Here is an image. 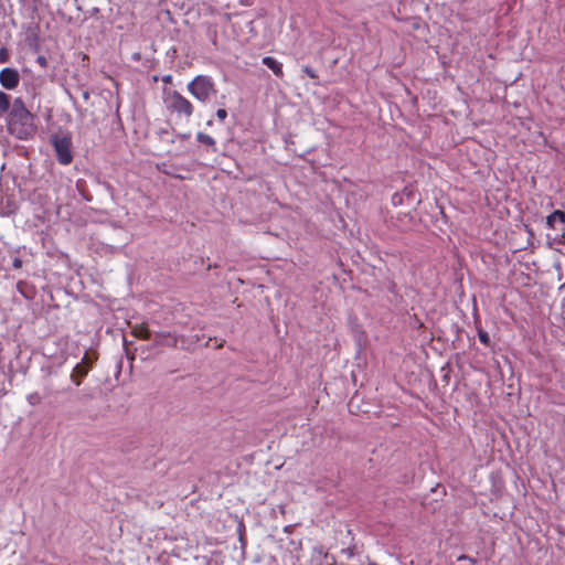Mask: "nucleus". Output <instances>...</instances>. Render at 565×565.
I'll return each instance as SVG.
<instances>
[{"label":"nucleus","instance_id":"a211bd4d","mask_svg":"<svg viewBox=\"0 0 565 565\" xmlns=\"http://www.w3.org/2000/svg\"><path fill=\"white\" fill-rule=\"evenodd\" d=\"M7 60H8V53H7L6 49H1L0 50V62L6 63Z\"/></svg>","mask_w":565,"mask_h":565},{"label":"nucleus","instance_id":"9d476101","mask_svg":"<svg viewBox=\"0 0 565 565\" xmlns=\"http://www.w3.org/2000/svg\"><path fill=\"white\" fill-rule=\"evenodd\" d=\"M131 332L136 338L142 339V340H148L151 335L150 330L148 329V327L145 323L134 326Z\"/></svg>","mask_w":565,"mask_h":565},{"label":"nucleus","instance_id":"f257e3e1","mask_svg":"<svg viewBox=\"0 0 565 565\" xmlns=\"http://www.w3.org/2000/svg\"><path fill=\"white\" fill-rule=\"evenodd\" d=\"M9 129L20 139L31 137L36 130L34 116L26 109L21 98H15L12 103L9 114Z\"/></svg>","mask_w":565,"mask_h":565},{"label":"nucleus","instance_id":"1a4fd4ad","mask_svg":"<svg viewBox=\"0 0 565 565\" xmlns=\"http://www.w3.org/2000/svg\"><path fill=\"white\" fill-rule=\"evenodd\" d=\"M263 64L266 65L276 76L281 77L284 75L282 64L271 56L263 58Z\"/></svg>","mask_w":565,"mask_h":565},{"label":"nucleus","instance_id":"dca6fc26","mask_svg":"<svg viewBox=\"0 0 565 565\" xmlns=\"http://www.w3.org/2000/svg\"><path fill=\"white\" fill-rule=\"evenodd\" d=\"M36 62L42 67H46L47 66V60L43 55H39L38 58H36Z\"/></svg>","mask_w":565,"mask_h":565},{"label":"nucleus","instance_id":"f3484780","mask_svg":"<svg viewBox=\"0 0 565 565\" xmlns=\"http://www.w3.org/2000/svg\"><path fill=\"white\" fill-rule=\"evenodd\" d=\"M303 72L311 78H316L317 77V74L315 72V70H312L311 67L309 66H306L303 67Z\"/></svg>","mask_w":565,"mask_h":565},{"label":"nucleus","instance_id":"ddd939ff","mask_svg":"<svg viewBox=\"0 0 565 565\" xmlns=\"http://www.w3.org/2000/svg\"><path fill=\"white\" fill-rule=\"evenodd\" d=\"M478 338H479L480 342L483 343L484 345H490V337L486 331L479 330Z\"/></svg>","mask_w":565,"mask_h":565},{"label":"nucleus","instance_id":"423d86ee","mask_svg":"<svg viewBox=\"0 0 565 565\" xmlns=\"http://www.w3.org/2000/svg\"><path fill=\"white\" fill-rule=\"evenodd\" d=\"M19 71L12 67H4L0 71V84L8 90H13L19 86Z\"/></svg>","mask_w":565,"mask_h":565},{"label":"nucleus","instance_id":"2eb2a0df","mask_svg":"<svg viewBox=\"0 0 565 565\" xmlns=\"http://www.w3.org/2000/svg\"><path fill=\"white\" fill-rule=\"evenodd\" d=\"M216 117L218 118V120L223 121L227 117V111L221 108L216 111Z\"/></svg>","mask_w":565,"mask_h":565},{"label":"nucleus","instance_id":"0eeeda50","mask_svg":"<svg viewBox=\"0 0 565 565\" xmlns=\"http://www.w3.org/2000/svg\"><path fill=\"white\" fill-rule=\"evenodd\" d=\"M178 335L171 332H158L156 334V344L157 345H167L171 348H175L178 345Z\"/></svg>","mask_w":565,"mask_h":565},{"label":"nucleus","instance_id":"6e6552de","mask_svg":"<svg viewBox=\"0 0 565 565\" xmlns=\"http://www.w3.org/2000/svg\"><path fill=\"white\" fill-rule=\"evenodd\" d=\"M558 224L565 226V213L563 211L556 210L547 216L546 225L552 230H556ZM561 230L564 231L565 227H562Z\"/></svg>","mask_w":565,"mask_h":565},{"label":"nucleus","instance_id":"f8f14e48","mask_svg":"<svg viewBox=\"0 0 565 565\" xmlns=\"http://www.w3.org/2000/svg\"><path fill=\"white\" fill-rule=\"evenodd\" d=\"M196 139L198 141H200L201 143L203 145H206L209 147H215V140L214 138H212L211 136L206 135V134H203V132H199L196 135Z\"/></svg>","mask_w":565,"mask_h":565},{"label":"nucleus","instance_id":"f03ea898","mask_svg":"<svg viewBox=\"0 0 565 565\" xmlns=\"http://www.w3.org/2000/svg\"><path fill=\"white\" fill-rule=\"evenodd\" d=\"M186 87L189 93L201 103H206L216 93L213 79L205 75L195 76Z\"/></svg>","mask_w":565,"mask_h":565},{"label":"nucleus","instance_id":"7ed1b4c3","mask_svg":"<svg viewBox=\"0 0 565 565\" xmlns=\"http://www.w3.org/2000/svg\"><path fill=\"white\" fill-rule=\"evenodd\" d=\"M164 102L168 109L171 111L183 115L186 118H190L193 115L194 107L191 102L177 90L167 93Z\"/></svg>","mask_w":565,"mask_h":565},{"label":"nucleus","instance_id":"aec40b11","mask_svg":"<svg viewBox=\"0 0 565 565\" xmlns=\"http://www.w3.org/2000/svg\"><path fill=\"white\" fill-rule=\"evenodd\" d=\"M21 266H22V260H21V259H19V258H15V259L13 260V267H14V268H20Z\"/></svg>","mask_w":565,"mask_h":565},{"label":"nucleus","instance_id":"39448f33","mask_svg":"<svg viewBox=\"0 0 565 565\" xmlns=\"http://www.w3.org/2000/svg\"><path fill=\"white\" fill-rule=\"evenodd\" d=\"M94 361H95L94 356H90L88 353H85L84 356L82 358L81 362L74 366L72 374H71V379L76 385H79L82 382V379L87 375Z\"/></svg>","mask_w":565,"mask_h":565},{"label":"nucleus","instance_id":"6ab92c4d","mask_svg":"<svg viewBox=\"0 0 565 565\" xmlns=\"http://www.w3.org/2000/svg\"><path fill=\"white\" fill-rule=\"evenodd\" d=\"M22 4H32L33 7H36V4L40 2V0H19Z\"/></svg>","mask_w":565,"mask_h":565},{"label":"nucleus","instance_id":"20e7f679","mask_svg":"<svg viewBox=\"0 0 565 565\" xmlns=\"http://www.w3.org/2000/svg\"><path fill=\"white\" fill-rule=\"evenodd\" d=\"M52 145L55 151V156L57 161L67 166L73 160V151H72V139L67 135H54L52 137Z\"/></svg>","mask_w":565,"mask_h":565},{"label":"nucleus","instance_id":"4468645a","mask_svg":"<svg viewBox=\"0 0 565 565\" xmlns=\"http://www.w3.org/2000/svg\"><path fill=\"white\" fill-rule=\"evenodd\" d=\"M30 405H38L41 402V397L38 393H31L26 397Z\"/></svg>","mask_w":565,"mask_h":565},{"label":"nucleus","instance_id":"9b49d317","mask_svg":"<svg viewBox=\"0 0 565 565\" xmlns=\"http://www.w3.org/2000/svg\"><path fill=\"white\" fill-rule=\"evenodd\" d=\"M10 96L0 90V117H2L10 109Z\"/></svg>","mask_w":565,"mask_h":565},{"label":"nucleus","instance_id":"412c9836","mask_svg":"<svg viewBox=\"0 0 565 565\" xmlns=\"http://www.w3.org/2000/svg\"><path fill=\"white\" fill-rule=\"evenodd\" d=\"M562 237H563L562 242L565 243V233H563Z\"/></svg>","mask_w":565,"mask_h":565}]
</instances>
